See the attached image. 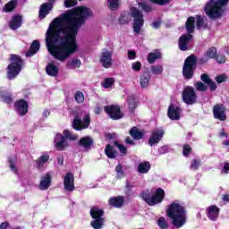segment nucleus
Returning <instances> with one entry per match:
<instances>
[{
  "instance_id": "6",
  "label": "nucleus",
  "mask_w": 229,
  "mask_h": 229,
  "mask_svg": "<svg viewBox=\"0 0 229 229\" xmlns=\"http://www.w3.org/2000/svg\"><path fill=\"white\" fill-rule=\"evenodd\" d=\"M10 61L11 63L7 66V78L8 80H15L22 71L24 61L17 55H11Z\"/></svg>"
},
{
  "instance_id": "16",
  "label": "nucleus",
  "mask_w": 229,
  "mask_h": 229,
  "mask_svg": "<svg viewBox=\"0 0 229 229\" xmlns=\"http://www.w3.org/2000/svg\"><path fill=\"white\" fill-rule=\"evenodd\" d=\"M64 188L66 192H72L74 191V174L68 173L64 175Z\"/></svg>"
},
{
  "instance_id": "5",
  "label": "nucleus",
  "mask_w": 229,
  "mask_h": 229,
  "mask_svg": "<svg viewBox=\"0 0 229 229\" xmlns=\"http://www.w3.org/2000/svg\"><path fill=\"white\" fill-rule=\"evenodd\" d=\"M165 196V192L161 188L151 191L147 190L141 193L142 199H144L149 207H155V205H158V203L164 201Z\"/></svg>"
},
{
  "instance_id": "12",
  "label": "nucleus",
  "mask_w": 229,
  "mask_h": 229,
  "mask_svg": "<svg viewBox=\"0 0 229 229\" xmlns=\"http://www.w3.org/2000/svg\"><path fill=\"white\" fill-rule=\"evenodd\" d=\"M54 146L58 151H64V149L69 148V140H65L64 134H56L54 140Z\"/></svg>"
},
{
  "instance_id": "14",
  "label": "nucleus",
  "mask_w": 229,
  "mask_h": 229,
  "mask_svg": "<svg viewBox=\"0 0 229 229\" xmlns=\"http://www.w3.org/2000/svg\"><path fill=\"white\" fill-rule=\"evenodd\" d=\"M213 115L218 121H226V107L223 104H217L213 107Z\"/></svg>"
},
{
  "instance_id": "44",
  "label": "nucleus",
  "mask_w": 229,
  "mask_h": 229,
  "mask_svg": "<svg viewBox=\"0 0 229 229\" xmlns=\"http://www.w3.org/2000/svg\"><path fill=\"white\" fill-rule=\"evenodd\" d=\"M75 101L78 104H81L85 102V95L81 91H77L74 95Z\"/></svg>"
},
{
  "instance_id": "24",
  "label": "nucleus",
  "mask_w": 229,
  "mask_h": 229,
  "mask_svg": "<svg viewBox=\"0 0 229 229\" xmlns=\"http://www.w3.org/2000/svg\"><path fill=\"white\" fill-rule=\"evenodd\" d=\"M51 10H53V3L43 4L39 10V19H46V16L49 14Z\"/></svg>"
},
{
  "instance_id": "52",
  "label": "nucleus",
  "mask_w": 229,
  "mask_h": 229,
  "mask_svg": "<svg viewBox=\"0 0 229 229\" xmlns=\"http://www.w3.org/2000/svg\"><path fill=\"white\" fill-rule=\"evenodd\" d=\"M78 4V1L76 0H64L65 8H71L72 6H76Z\"/></svg>"
},
{
  "instance_id": "20",
  "label": "nucleus",
  "mask_w": 229,
  "mask_h": 229,
  "mask_svg": "<svg viewBox=\"0 0 229 229\" xmlns=\"http://www.w3.org/2000/svg\"><path fill=\"white\" fill-rule=\"evenodd\" d=\"M167 114L169 119L172 121H178V119H180V114H182V109H180L179 106L170 105Z\"/></svg>"
},
{
  "instance_id": "56",
  "label": "nucleus",
  "mask_w": 229,
  "mask_h": 229,
  "mask_svg": "<svg viewBox=\"0 0 229 229\" xmlns=\"http://www.w3.org/2000/svg\"><path fill=\"white\" fill-rule=\"evenodd\" d=\"M10 168L17 174V166H15V159H9Z\"/></svg>"
},
{
  "instance_id": "26",
  "label": "nucleus",
  "mask_w": 229,
  "mask_h": 229,
  "mask_svg": "<svg viewBox=\"0 0 229 229\" xmlns=\"http://www.w3.org/2000/svg\"><path fill=\"white\" fill-rule=\"evenodd\" d=\"M151 81V75L149 72H145L141 75H140V85L141 89H147L149 87V81Z\"/></svg>"
},
{
  "instance_id": "1",
  "label": "nucleus",
  "mask_w": 229,
  "mask_h": 229,
  "mask_svg": "<svg viewBox=\"0 0 229 229\" xmlns=\"http://www.w3.org/2000/svg\"><path fill=\"white\" fill-rule=\"evenodd\" d=\"M89 17H92L90 9L80 6L61 14L50 23L46 32V44L55 60L65 62L78 51L76 35Z\"/></svg>"
},
{
  "instance_id": "17",
  "label": "nucleus",
  "mask_w": 229,
  "mask_h": 229,
  "mask_svg": "<svg viewBox=\"0 0 229 229\" xmlns=\"http://www.w3.org/2000/svg\"><path fill=\"white\" fill-rule=\"evenodd\" d=\"M216 56H217V49L216 47H210L207 50V52L199 60V64L203 65V64H207V62H208V60H212V58H216Z\"/></svg>"
},
{
  "instance_id": "23",
  "label": "nucleus",
  "mask_w": 229,
  "mask_h": 229,
  "mask_svg": "<svg viewBox=\"0 0 229 229\" xmlns=\"http://www.w3.org/2000/svg\"><path fill=\"white\" fill-rule=\"evenodd\" d=\"M46 72L48 76H52V78H56L58 76V72H60V68L55 64V62H51L46 67Z\"/></svg>"
},
{
  "instance_id": "3",
  "label": "nucleus",
  "mask_w": 229,
  "mask_h": 229,
  "mask_svg": "<svg viewBox=\"0 0 229 229\" xmlns=\"http://www.w3.org/2000/svg\"><path fill=\"white\" fill-rule=\"evenodd\" d=\"M131 17L134 20L133 31L135 35H140V31H142V26H144V14H142V12H140L136 7H131V13H122L118 20V22L122 25L128 24V22L131 21Z\"/></svg>"
},
{
  "instance_id": "40",
  "label": "nucleus",
  "mask_w": 229,
  "mask_h": 229,
  "mask_svg": "<svg viewBox=\"0 0 229 229\" xmlns=\"http://www.w3.org/2000/svg\"><path fill=\"white\" fill-rule=\"evenodd\" d=\"M160 56H161L160 52L149 53L148 55V64H155V60H158V58H160Z\"/></svg>"
},
{
  "instance_id": "43",
  "label": "nucleus",
  "mask_w": 229,
  "mask_h": 229,
  "mask_svg": "<svg viewBox=\"0 0 229 229\" xmlns=\"http://www.w3.org/2000/svg\"><path fill=\"white\" fill-rule=\"evenodd\" d=\"M150 72L152 74H162V72H164V67H162V65H152L150 67Z\"/></svg>"
},
{
  "instance_id": "37",
  "label": "nucleus",
  "mask_w": 229,
  "mask_h": 229,
  "mask_svg": "<svg viewBox=\"0 0 229 229\" xmlns=\"http://www.w3.org/2000/svg\"><path fill=\"white\" fill-rule=\"evenodd\" d=\"M197 30H205L207 28V19L201 16H196Z\"/></svg>"
},
{
  "instance_id": "41",
  "label": "nucleus",
  "mask_w": 229,
  "mask_h": 229,
  "mask_svg": "<svg viewBox=\"0 0 229 229\" xmlns=\"http://www.w3.org/2000/svg\"><path fill=\"white\" fill-rule=\"evenodd\" d=\"M0 99H2V101L7 104L12 103L13 101L12 97L8 95L6 91L4 90L0 91Z\"/></svg>"
},
{
  "instance_id": "29",
  "label": "nucleus",
  "mask_w": 229,
  "mask_h": 229,
  "mask_svg": "<svg viewBox=\"0 0 229 229\" xmlns=\"http://www.w3.org/2000/svg\"><path fill=\"white\" fill-rule=\"evenodd\" d=\"M149 169H151V164L148 161L140 163L138 165V173L140 174H147V173H149Z\"/></svg>"
},
{
  "instance_id": "42",
  "label": "nucleus",
  "mask_w": 229,
  "mask_h": 229,
  "mask_svg": "<svg viewBox=\"0 0 229 229\" xmlns=\"http://www.w3.org/2000/svg\"><path fill=\"white\" fill-rule=\"evenodd\" d=\"M194 87L196 90H199V92H207L208 89V87H207V85L201 81L195 82Z\"/></svg>"
},
{
  "instance_id": "30",
  "label": "nucleus",
  "mask_w": 229,
  "mask_h": 229,
  "mask_svg": "<svg viewBox=\"0 0 229 229\" xmlns=\"http://www.w3.org/2000/svg\"><path fill=\"white\" fill-rule=\"evenodd\" d=\"M40 49V43L38 40H34L31 44L30 49L26 53V56H33Z\"/></svg>"
},
{
  "instance_id": "38",
  "label": "nucleus",
  "mask_w": 229,
  "mask_h": 229,
  "mask_svg": "<svg viewBox=\"0 0 229 229\" xmlns=\"http://www.w3.org/2000/svg\"><path fill=\"white\" fill-rule=\"evenodd\" d=\"M63 133H64L63 137H64L66 140L74 141L78 140V135L72 133V131L67 129H65Z\"/></svg>"
},
{
  "instance_id": "9",
  "label": "nucleus",
  "mask_w": 229,
  "mask_h": 229,
  "mask_svg": "<svg viewBox=\"0 0 229 229\" xmlns=\"http://www.w3.org/2000/svg\"><path fill=\"white\" fill-rule=\"evenodd\" d=\"M103 214L105 212L103 209H100L98 208H92L90 210V216L94 221L91 222V226L94 229H101L103 226H105V218L103 217Z\"/></svg>"
},
{
  "instance_id": "46",
  "label": "nucleus",
  "mask_w": 229,
  "mask_h": 229,
  "mask_svg": "<svg viewBox=\"0 0 229 229\" xmlns=\"http://www.w3.org/2000/svg\"><path fill=\"white\" fill-rule=\"evenodd\" d=\"M48 160H49V156L47 154H43L37 160V164L40 167V165H44V164H46V162H47Z\"/></svg>"
},
{
  "instance_id": "49",
  "label": "nucleus",
  "mask_w": 229,
  "mask_h": 229,
  "mask_svg": "<svg viewBox=\"0 0 229 229\" xmlns=\"http://www.w3.org/2000/svg\"><path fill=\"white\" fill-rule=\"evenodd\" d=\"M137 108V101H135V98L133 97L129 98V110L131 112H133V110Z\"/></svg>"
},
{
  "instance_id": "27",
  "label": "nucleus",
  "mask_w": 229,
  "mask_h": 229,
  "mask_svg": "<svg viewBox=\"0 0 229 229\" xmlns=\"http://www.w3.org/2000/svg\"><path fill=\"white\" fill-rule=\"evenodd\" d=\"M200 79L204 83H206V85L209 86L210 90H216V89H217V84L210 79L208 74H201Z\"/></svg>"
},
{
  "instance_id": "33",
  "label": "nucleus",
  "mask_w": 229,
  "mask_h": 229,
  "mask_svg": "<svg viewBox=\"0 0 229 229\" xmlns=\"http://www.w3.org/2000/svg\"><path fill=\"white\" fill-rule=\"evenodd\" d=\"M130 135H131V137H133V139L135 140H140V139H142V137H144V131H140L139 129H137V127H133L130 131Z\"/></svg>"
},
{
  "instance_id": "62",
  "label": "nucleus",
  "mask_w": 229,
  "mask_h": 229,
  "mask_svg": "<svg viewBox=\"0 0 229 229\" xmlns=\"http://www.w3.org/2000/svg\"><path fill=\"white\" fill-rule=\"evenodd\" d=\"M189 153H191V146L185 145L183 147V155H184V157H187V155H189Z\"/></svg>"
},
{
  "instance_id": "61",
  "label": "nucleus",
  "mask_w": 229,
  "mask_h": 229,
  "mask_svg": "<svg viewBox=\"0 0 229 229\" xmlns=\"http://www.w3.org/2000/svg\"><path fill=\"white\" fill-rule=\"evenodd\" d=\"M136 56H137V54L135 53V51L130 50L128 52V58H129V60H135Z\"/></svg>"
},
{
  "instance_id": "47",
  "label": "nucleus",
  "mask_w": 229,
  "mask_h": 229,
  "mask_svg": "<svg viewBox=\"0 0 229 229\" xmlns=\"http://www.w3.org/2000/svg\"><path fill=\"white\" fill-rule=\"evenodd\" d=\"M215 80H216V83H218V85H219V84L225 83V81H228V75H226L225 73L224 74H220V75L216 76L215 78Z\"/></svg>"
},
{
  "instance_id": "31",
  "label": "nucleus",
  "mask_w": 229,
  "mask_h": 229,
  "mask_svg": "<svg viewBox=\"0 0 229 229\" xmlns=\"http://www.w3.org/2000/svg\"><path fill=\"white\" fill-rule=\"evenodd\" d=\"M18 3V0H11L3 7V12H5V13H10V12H13V10L17 8Z\"/></svg>"
},
{
  "instance_id": "60",
  "label": "nucleus",
  "mask_w": 229,
  "mask_h": 229,
  "mask_svg": "<svg viewBox=\"0 0 229 229\" xmlns=\"http://www.w3.org/2000/svg\"><path fill=\"white\" fill-rule=\"evenodd\" d=\"M221 173H222V174H228V173H229V163L225 164Z\"/></svg>"
},
{
  "instance_id": "22",
  "label": "nucleus",
  "mask_w": 229,
  "mask_h": 229,
  "mask_svg": "<svg viewBox=\"0 0 229 229\" xmlns=\"http://www.w3.org/2000/svg\"><path fill=\"white\" fill-rule=\"evenodd\" d=\"M191 40H192V35L191 34L183 35L179 38V48L181 51H187V44H189Z\"/></svg>"
},
{
  "instance_id": "7",
  "label": "nucleus",
  "mask_w": 229,
  "mask_h": 229,
  "mask_svg": "<svg viewBox=\"0 0 229 229\" xmlns=\"http://www.w3.org/2000/svg\"><path fill=\"white\" fill-rule=\"evenodd\" d=\"M72 126L73 130L81 131V130H87L90 126V114L83 111L75 114Z\"/></svg>"
},
{
  "instance_id": "39",
  "label": "nucleus",
  "mask_w": 229,
  "mask_h": 229,
  "mask_svg": "<svg viewBox=\"0 0 229 229\" xmlns=\"http://www.w3.org/2000/svg\"><path fill=\"white\" fill-rule=\"evenodd\" d=\"M107 6L110 10H119L121 0H107Z\"/></svg>"
},
{
  "instance_id": "32",
  "label": "nucleus",
  "mask_w": 229,
  "mask_h": 229,
  "mask_svg": "<svg viewBox=\"0 0 229 229\" xmlns=\"http://www.w3.org/2000/svg\"><path fill=\"white\" fill-rule=\"evenodd\" d=\"M66 67L68 69H80V67H81V61L80 59H71L67 62L66 64Z\"/></svg>"
},
{
  "instance_id": "4",
  "label": "nucleus",
  "mask_w": 229,
  "mask_h": 229,
  "mask_svg": "<svg viewBox=\"0 0 229 229\" xmlns=\"http://www.w3.org/2000/svg\"><path fill=\"white\" fill-rule=\"evenodd\" d=\"M229 0H210L205 5V13L209 19H219L225 13V7Z\"/></svg>"
},
{
  "instance_id": "54",
  "label": "nucleus",
  "mask_w": 229,
  "mask_h": 229,
  "mask_svg": "<svg viewBox=\"0 0 229 229\" xmlns=\"http://www.w3.org/2000/svg\"><path fill=\"white\" fill-rule=\"evenodd\" d=\"M114 146L119 149L120 152H122L123 155H126L127 148L124 147V145H121L117 141H114Z\"/></svg>"
},
{
  "instance_id": "57",
  "label": "nucleus",
  "mask_w": 229,
  "mask_h": 229,
  "mask_svg": "<svg viewBox=\"0 0 229 229\" xmlns=\"http://www.w3.org/2000/svg\"><path fill=\"white\" fill-rule=\"evenodd\" d=\"M151 3H155V4H160L163 6V4H167V3H170L171 0H150Z\"/></svg>"
},
{
  "instance_id": "11",
  "label": "nucleus",
  "mask_w": 229,
  "mask_h": 229,
  "mask_svg": "<svg viewBox=\"0 0 229 229\" xmlns=\"http://www.w3.org/2000/svg\"><path fill=\"white\" fill-rule=\"evenodd\" d=\"M182 101L186 105H194L198 101V95L194 88L186 86L182 92Z\"/></svg>"
},
{
  "instance_id": "35",
  "label": "nucleus",
  "mask_w": 229,
  "mask_h": 229,
  "mask_svg": "<svg viewBox=\"0 0 229 229\" xmlns=\"http://www.w3.org/2000/svg\"><path fill=\"white\" fill-rule=\"evenodd\" d=\"M194 22H196V19L192 16L189 17L186 21V30L188 33H194V29L196 28L194 26Z\"/></svg>"
},
{
  "instance_id": "28",
  "label": "nucleus",
  "mask_w": 229,
  "mask_h": 229,
  "mask_svg": "<svg viewBox=\"0 0 229 229\" xmlns=\"http://www.w3.org/2000/svg\"><path fill=\"white\" fill-rule=\"evenodd\" d=\"M109 205H111V207H114L115 208H121V207L124 205V199H123L121 196L113 197L109 199Z\"/></svg>"
},
{
  "instance_id": "19",
  "label": "nucleus",
  "mask_w": 229,
  "mask_h": 229,
  "mask_svg": "<svg viewBox=\"0 0 229 229\" xmlns=\"http://www.w3.org/2000/svg\"><path fill=\"white\" fill-rule=\"evenodd\" d=\"M52 180H53V175L51 174V173H47L45 175H43L39 182V190L47 191L48 188L51 187Z\"/></svg>"
},
{
  "instance_id": "64",
  "label": "nucleus",
  "mask_w": 229,
  "mask_h": 229,
  "mask_svg": "<svg viewBox=\"0 0 229 229\" xmlns=\"http://www.w3.org/2000/svg\"><path fill=\"white\" fill-rule=\"evenodd\" d=\"M8 226H10V224H8V222H4L0 225V229H6Z\"/></svg>"
},
{
  "instance_id": "53",
  "label": "nucleus",
  "mask_w": 229,
  "mask_h": 229,
  "mask_svg": "<svg viewBox=\"0 0 229 229\" xmlns=\"http://www.w3.org/2000/svg\"><path fill=\"white\" fill-rule=\"evenodd\" d=\"M200 164H201V162H199V160L194 159L191 162L190 169H191V171H196V170H198V167H199Z\"/></svg>"
},
{
  "instance_id": "36",
  "label": "nucleus",
  "mask_w": 229,
  "mask_h": 229,
  "mask_svg": "<svg viewBox=\"0 0 229 229\" xmlns=\"http://www.w3.org/2000/svg\"><path fill=\"white\" fill-rule=\"evenodd\" d=\"M80 146L84 148V149H89L90 146H92V138L86 136L84 138H81L80 140Z\"/></svg>"
},
{
  "instance_id": "45",
  "label": "nucleus",
  "mask_w": 229,
  "mask_h": 229,
  "mask_svg": "<svg viewBox=\"0 0 229 229\" xmlns=\"http://www.w3.org/2000/svg\"><path fill=\"white\" fill-rule=\"evenodd\" d=\"M114 83H115V80L114 78H106L104 80L102 86L104 87V89H110V87H112Z\"/></svg>"
},
{
  "instance_id": "59",
  "label": "nucleus",
  "mask_w": 229,
  "mask_h": 229,
  "mask_svg": "<svg viewBox=\"0 0 229 229\" xmlns=\"http://www.w3.org/2000/svg\"><path fill=\"white\" fill-rule=\"evenodd\" d=\"M216 62L218 64H225V62H226V57L225 55H216Z\"/></svg>"
},
{
  "instance_id": "58",
  "label": "nucleus",
  "mask_w": 229,
  "mask_h": 229,
  "mask_svg": "<svg viewBox=\"0 0 229 229\" xmlns=\"http://www.w3.org/2000/svg\"><path fill=\"white\" fill-rule=\"evenodd\" d=\"M168 151H169V147L167 146H163L158 149L159 155H165V153H167Z\"/></svg>"
},
{
  "instance_id": "21",
  "label": "nucleus",
  "mask_w": 229,
  "mask_h": 229,
  "mask_svg": "<svg viewBox=\"0 0 229 229\" xmlns=\"http://www.w3.org/2000/svg\"><path fill=\"white\" fill-rule=\"evenodd\" d=\"M207 216L210 221H216L219 217V208L217 206H209L207 208Z\"/></svg>"
},
{
  "instance_id": "55",
  "label": "nucleus",
  "mask_w": 229,
  "mask_h": 229,
  "mask_svg": "<svg viewBox=\"0 0 229 229\" xmlns=\"http://www.w3.org/2000/svg\"><path fill=\"white\" fill-rule=\"evenodd\" d=\"M140 6L141 7V9L143 10V12H147L149 13L151 12L152 8L149 4H146V3H140Z\"/></svg>"
},
{
  "instance_id": "50",
  "label": "nucleus",
  "mask_w": 229,
  "mask_h": 229,
  "mask_svg": "<svg viewBox=\"0 0 229 229\" xmlns=\"http://www.w3.org/2000/svg\"><path fill=\"white\" fill-rule=\"evenodd\" d=\"M142 67V64L140 62L137 61L131 64V69L135 72H139Z\"/></svg>"
},
{
  "instance_id": "15",
  "label": "nucleus",
  "mask_w": 229,
  "mask_h": 229,
  "mask_svg": "<svg viewBox=\"0 0 229 229\" xmlns=\"http://www.w3.org/2000/svg\"><path fill=\"white\" fill-rule=\"evenodd\" d=\"M165 133V131H164V129H157L152 131L151 136L148 140V144L150 146H155V144H158V142L162 140V138L164 137Z\"/></svg>"
},
{
  "instance_id": "25",
  "label": "nucleus",
  "mask_w": 229,
  "mask_h": 229,
  "mask_svg": "<svg viewBox=\"0 0 229 229\" xmlns=\"http://www.w3.org/2000/svg\"><path fill=\"white\" fill-rule=\"evenodd\" d=\"M22 24V16L21 15H14L13 16L12 20L9 22V28L11 30H19V27Z\"/></svg>"
},
{
  "instance_id": "34",
  "label": "nucleus",
  "mask_w": 229,
  "mask_h": 229,
  "mask_svg": "<svg viewBox=\"0 0 229 229\" xmlns=\"http://www.w3.org/2000/svg\"><path fill=\"white\" fill-rule=\"evenodd\" d=\"M105 153L108 158H115L117 157V151L112 145H106Z\"/></svg>"
},
{
  "instance_id": "13",
  "label": "nucleus",
  "mask_w": 229,
  "mask_h": 229,
  "mask_svg": "<svg viewBox=\"0 0 229 229\" xmlns=\"http://www.w3.org/2000/svg\"><path fill=\"white\" fill-rule=\"evenodd\" d=\"M105 112L109 115L111 119L117 121V119H123V113H121V107L119 106H106Z\"/></svg>"
},
{
  "instance_id": "2",
  "label": "nucleus",
  "mask_w": 229,
  "mask_h": 229,
  "mask_svg": "<svg viewBox=\"0 0 229 229\" xmlns=\"http://www.w3.org/2000/svg\"><path fill=\"white\" fill-rule=\"evenodd\" d=\"M166 214L172 219V225L175 228H182L187 222V212L185 208L178 200L174 201L168 206Z\"/></svg>"
},
{
  "instance_id": "51",
  "label": "nucleus",
  "mask_w": 229,
  "mask_h": 229,
  "mask_svg": "<svg viewBox=\"0 0 229 229\" xmlns=\"http://www.w3.org/2000/svg\"><path fill=\"white\" fill-rule=\"evenodd\" d=\"M116 176L117 178H123L124 176V172L123 171V165H118L115 167Z\"/></svg>"
},
{
  "instance_id": "18",
  "label": "nucleus",
  "mask_w": 229,
  "mask_h": 229,
  "mask_svg": "<svg viewBox=\"0 0 229 229\" xmlns=\"http://www.w3.org/2000/svg\"><path fill=\"white\" fill-rule=\"evenodd\" d=\"M14 108L18 115H26L28 114V102L20 99L14 104Z\"/></svg>"
},
{
  "instance_id": "48",
  "label": "nucleus",
  "mask_w": 229,
  "mask_h": 229,
  "mask_svg": "<svg viewBox=\"0 0 229 229\" xmlns=\"http://www.w3.org/2000/svg\"><path fill=\"white\" fill-rule=\"evenodd\" d=\"M157 225L159 226V228L161 229H167L168 228V225H167V220H165L164 217H160L157 220Z\"/></svg>"
},
{
  "instance_id": "63",
  "label": "nucleus",
  "mask_w": 229,
  "mask_h": 229,
  "mask_svg": "<svg viewBox=\"0 0 229 229\" xmlns=\"http://www.w3.org/2000/svg\"><path fill=\"white\" fill-rule=\"evenodd\" d=\"M57 164L58 165H64V156H59L57 157Z\"/></svg>"
},
{
  "instance_id": "8",
  "label": "nucleus",
  "mask_w": 229,
  "mask_h": 229,
  "mask_svg": "<svg viewBox=\"0 0 229 229\" xmlns=\"http://www.w3.org/2000/svg\"><path fill=\"white\" fill-rule=\"evenodd\" d=\"M98 62L104 69H112L114 67V50L102 49Z\"/></svg>"
},
{
  "instance_id": "10",
  "label": "nucleus",
  "mask_w": 229,
  "mask_h": 229,
  "mask_svg": "<svg viewBox=\"0 0 229 229\" xmlns=\"http://www.w3.org/2000/svg\"><path fill=\"white\" fill-rule=\"evenodd\" d=\"M196 67V56L190 55L184 62L182 74L186 80H191L194 76V69Z\"/></svg>"
}]
</instances>
